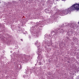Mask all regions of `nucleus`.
<instances>
[{"mask_svg":"<svg viewBox=\"0 0 79 79\" xmlns=\"http://www.w3.org/2000/svg\"><path fill=\"white\" fill-rule=\"evenodd\" d=\"M21 41H23V39H21Z\"/></svg>","mask_w":79,"mask_h":79,"instance_id":"3","label":"nucleus"},{"mask_svg":"<svg viewBox=\"0 0 79 79\" xmlns=\"http://www.w3.org/2000/svg\"><path fill=\"white\" fill-rule=\"evenodd\" d=\"M35 44H37V43H35Z\"/></svg>","mask_w":79,"mask_h":79,"instance_id":"5","label":"nucleus"},{"mask_svg":"<svg viewBox=\"0 0 79 79\" xmlns=\"http://www.w3.org/2000/svg\"><path fill=\"white\" fill-rule=\"evenodd\" d=\"M36 34H37V35H37V34H38V33H36Z\"/></svg>","mask_w":79,"mask_h":79,"instance_id":"2","label":"nucleus"},{"mask_svg":"<svg viewBox=\"0 0 79 79\" xmlns=\"http://www.w3.org/2000/svg\"><path fill=\"white\" fill-rule=\"evenodd\" d=\"M79 10V4H74L69 8L68 9H65L62 10V12H61V14L63 16H64L65 15H68L69 12H71L73 11L74 10H77L78 11Z\"/></svg>","mask_w":79,"mask_h":79,"instance_id":"1","label":"nucleus"},{"mask_svg":"<svg viewBox=\"0 0 79 79\" xmlns=\"http://www.w3.org/2000/svg\"><path fill=\"white\" fill-rule=\"evenodd\" d=\"M78 24H79V22H78Z\"/></svg>","mask_w":79,"mask_h":79,"instance_id":"4","label":"nucleus"}]
</instances>
